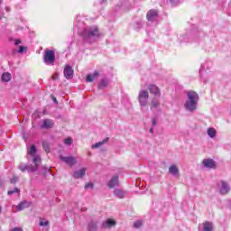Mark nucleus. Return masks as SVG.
Wrapping results in <instances>:
<instances>
[{
    "label": "nucleus",
    "instance_id": "nucleus-17",
    "mask_svg": "<svg viewBox=\"0 0 231 231\" xmlns=\"http://www.w3.org/2000/svg\"><path fill=\"white\" fill-rule=\"evenodd\" d=\"M97 77H100V73L96 70L93 74L87 75L86 82H93Z\"/></svg>",
    "mask_w": 231,
    "mask_h": 231
},
{
    "label": "nucleus",
    "instance_id": "nucleus-4",
    "mask_svg": "<svg viewBox=\"0 0 231 231\" xmlns=\"http://www.w3.org/2000/svg\"><path fill=\"white\" fill-rule=\"evenodd\" d=\"M39 165L41 164L28 165L22 162L18 166V169L21 171V172H26V171L27 172H36V171H39Z\"/></svg>",
    "mask_w": 231,
    "mask_h": 231
},
{
    "label": "nucleus",
    "instance_id": "nucleus-13",
    "mask_svg": "<svg viewBox=\"0 0 231 231\" xmlns=\"http://www.w3.org/2000/svg\"><path fill=\"white\" fill-rule=\"evenodd\" d=\"M169 172L171 176H175V178H180V170L176 164H172L169 168Z\"/></svg>",
    "mask_w": 231,
    "mask_h": 231
},
{
    "label": "nucleus",
    "instance_id": "nucleus-41",
    "mask_svg": "<svg viewBox=\"0 0 231 231\" xmlns=\"http://www.w3.org/2000/svg\"><path fill=\"white\" fill-rule=\"evenodd\" d=\"M171 1V3L172 4V5H177L178 4V0H170Z\"/></svg>",
    "mask_w": 231,
    "mask_h": 231
},
{
    "label": "nucleus",
    "instance_id": "nucleus-8",
    "mask_svg": "<svg viewBox=\"0 0 231 231\" xmlns=\"http://www.w3.org/2000/svg\"><path fill=\"white\" fill-rule=\"evenodd\" d=\"M202 165L206 167V169H216V162L212 159H204L202 162Z\"/></svg>",
    "mask_w": 231,
    "mask_h": 231
},
{
    "label": "nucleus",
    "instance_id": "nucleus-36",
    "mask_svg": "<svg viewBox=\"0 0 231 231\" xmlns=\"http://www.w3.org/2000/svg\"><path fill=\"white\" fill-rule=\"evenodd\" d=\"M85 189H93V183L89 182L85 185Z\"/></svg>",
    "mask_w": 231,
    "mask_h": 231
},
{
    "label": "nucleus",
    "instance_id": "nucleus-22",
    "mask_svg": "<svg viewBox=\"0 0 231 231\" xmlns=\"http://www.w3.org/2000/svg\"><path fill=\"white\" fill-rule=\"evenodd\" d=\"M2 80L3 82H10V80H12V74H10L9 72L3 73Z\"/></svg>",
    "mask_w": 231,
    "mask_h": 231
},
{
    "label": "nucleus",
    "instance_id": "nucleus-26",
    "mask_svg": "<svg viewBox=\"0 0 231 231\" xmlns=\"http://www.w3.org/2000/svg\"><path fill=\"white\" fill-rule=\"evenodd\" d=\"M208 134L210 138H214L216 136V129L214 128H208Z\"/></svg>",
    "mask_w": 231,
    "mask_h": 231
},
{
    "label": "nucleus",
    "instance_id": "nucleus-42",
    "mask_svg": "<svg viewBox=\"0 0 231 231\" xmlns=\"http://www.w3.org/2000/svg\"><path fill=\"white\" fill-rule=\"evenodd\" d=\"M150 133H151V134H154V128H152V126L150 128Z\"/></svg>",
    "mask_w": 231,
    "mask_h": 231
},
{
    "label": "nucleus",
    "instance_id": "nucleus-1",
    "mask_svg": "<svg viewBox=\"0 0 231 231\" xmlns=\"http://www.w3.org/2000/svg\"><path fill=\"white\" fill-rule=\"evenodd\" d=\"M188 100L184 104L186 111L189 113H194L198 109V102H199V95L194 90H189L187 92Z\"/></svg>",
    "mask_w": 231,
    "mask_h": 231
},
{
    "label": "nucleus",
    "instance_id": "nucleus-6",
    "mask_svg": "<svg viewBox=\"0 0 231 231\" xmlns=\"http://www.w3.org/2000/svg\"><path fill=\"white\" fill-rule=\"evenodd\" d=\"M138 100L140 106L145 107L147 106V102L149 100V92L147 90H140L138 95Z\"/></svg>",
    "mask_w": 231,
    "mask_h": 231
},
{
    "label": "nucleus",
    "instance_id": "nucleus-3",
    "mask_svg": "<svg viewBox=\"0 0 231 231\" xmlns=\"http://www.w3.org/2000/svg\"><path fill=\"white\" fill-rule=\"evenodd\" d=\"M43 61L47 66H53L55 64V51L46 50L43 54Z\"/></svg>",
    "mask_w": 231,
    "mask_h": 231
},
{
    "label": "nucleus",
    "instance_id": "nucleus-45",
    "mask_svg": "<svg viewBox=\"0 0 231 231\" xmlns=\"http://www.w3.org/2000/svg\"><path fill=\"white\" fill-rule=\"evenodd\" d=\"M3 3V0H0V5Z\"/></svg>",
    "mask_w": 231,
    "mask_h": 231
},
{
    "label": "nucleus",
    "instance_id": "nucleus-18",
    "mask_svg": "<svg viewBox=\"0 0 231 231\" xmlns=\"http://www.w3.org/2000/svg\"><path fill=\"white\" fill-rule=\"evenodd\" d=\"M107 186L109 187V189L118 187V175L114 176L108 182Z\"/></svg>",
    "mask_w": 231,
    "mask_h": 231
},
{
    "label": "nucleus",
    "instance_id": "nucleus-34",
    "mask_svg": "<svg viewBox=\"0 0 231 231\" xmlns=\"http://www.w3.org/2000/svg\"><path fill=\"white\" fill-rule=\"evenodd\" d=\"M27 48L24 46H20L18 50V53H24L26 51Z\"/></svg>",
    "mask_w": 231,
    "mask_h": 231
},
{
    "label": "nucleus",
    "instance_id": "nucleus-27",
    "mask_svg": "<svg viewBox=\"0 0 231 231\" xmlns=\"http://www.w3.org/2000/svg\"><path fill=\"white\" fill-rule=\"evenodd\" d=\"M152 107H159L160 106V100H158L156 97H154L152 100V104H151Z\"/></svg>",
    "mask_w": 231,
    "mask_h": 231
},
{
    "label": "nucleus",
    "instance_id": "nucleus-12",
    "mask_svg": "<svg viewBox=\"0 0 231 231\" xmlns=\"http://www.w3.org/2000/svg\"><path fill=\"white\" fill-rule=\"evenodd\" d=\"M64 77L69 80L70 79H73V69L67 65L64 69Z\"/></svg>",
    "mask_w": 231,
    "mask_h": 231
},
{
    "label": "nucleus",
    "instance_id": "nucleus-11",
    "mask_svg": "<svg viewBox=\"0 0 231 231\" xmlns=\"http://www.w3.org/2000/svg\"><path fill=\"white\" fill-rule=\"evenodd\" d=\"M221 183V187H220V194L225 195V194H228V192H230V186L228 185V183L226 181H220Z\"/></svg>",
    "mask_w": 231,
    "mask_h": 231
},
{
    "label": "nucleus",
    "instance_id": "nucleus-39",
    "mask_svg": "<svg viewBox=\"0 0 231 231\" xmlns=\"http://www.w3.org/2000/svg\"><path fill=\"white\" fill-rule=\"evenodd\" d=\"M57 79H59V74H54L52 76V80H57Z\"/></svg>",
    "mask_w": 231,
    "mask_h": 231
},
{
    "label": "nucleus",
    "instance_id": "nucleus-29",
    "mask_svg": "<svg viewBox=\"0 0 231 231\" xmlns=\"http://www.w3.org/2000/svg\"><path fill=\"white\" fill-rule=\"evenodd\" d=\"M19 192H21V189L14 188L13 190H8L7 194L8 196H12V194H19Z\"/></svg>",
    "mask_w": 231,
    "mask_h": 231
},
{
    "label": "nucleus",
    "instance_id": "nucleus-19",
    "mask_svg": "<svg viewBox=\"0 0 231 231\" xmlns=\"http://www.w3.org/2000/svg\"><path fill=\"white\" fill-rule=\"evenodd\" d=\"M84 176H86V168H83L78 171H75L74 174H73V177L76 179V180H79L80 178H84Z\"/></svg>",
    "mask_w": 231,
    "mask_h": 231
},
{
    "label": "nucleus",
    "instance_id": "nucleus-15",
    "mask_svg": "<svg viewBox=\"0 0 231 231\" xmlns=\"http://www.w3.org/2000/svg\"><path fill=\"white\" fill-rule=\"evenodd\" d=\"M148 90L152 95H154L155 97H160V88L156 85H149Z\"/></svg>",
    "mask_w": 231,
    "mask_h": 231
},
{
    "label": "nucleus",
    "instance_id": "nucleus-33",
    "mask_svg": "<svg viewBox=\"0 0 231 231\" xmlns=\"http://www.w3.org/2000/svg\"><path fill=\"white\" fill-rule=\"evenodd\" d=\"M158 125V118L152 119V127H156Z\"/></svg>",
    "mask_w": 231,
    "mask_h": 231
},
{
    "label": "nucleus",
    "instance_id": "nucleus-16",
    "mask_svg": "<svg viewBox=\"0 0 231 231\" xmlns=\"http://www.w3.org/2000/svg\"><path fill=\"white\" fill-rule=\"evenodd\" d=\"M116 225V221L108 218L106 221L103 222L102 228H111V226H115Z\"/></svg>",
    "mask_w": 231,
    "mask_h": 231
},
{
    "label": "nucleus",
    "instance_id": "nucleus-37",
    "mask_svg": "<svg viewBox=\"0 0 231 231\" xmlns=\"http://www.w3.org/2000/svg\"><path fill=\"white\" fill-rule=\"evenodd\" d=\"M11 231H23V228H21V227H14L13 229H11Z\"/></svg>",
    "mask_w": 231,
    "mask_h": 231
},
{
    "label": "nucleus",
    "instance_id": "nucleus-32",
    "mask_svg": "<svg viewBox=\"0 0 231 231\" xmlns=\"http://www.w3.org/2000/svg\"><path fill=\"white\" fill-rule=\"evenodd\" d=\"M143 223L141 220H137L134 223V228H140V226H142Z\"/></svg>",
    "mask_w": 231,
    "mask_h": 231
},
{
    "label": "nucleus",
    "instance_id": "nucleus-7",
    "mask_svg": "<svg viewBox=\"0 0 231 231\" xmlns=\"http://www.w3.org/2000/svg\"><path fill=\"white\" fill-rule=\"evenodd\" d=\"M61 162H64L69 167H73V165H77V158L73 156H60Z\"/></svg>",
    "mask_w": 231,
    "mask_h": 231
},
{
    "label": "nucleus",
    "instance_id": "nucleus-40",
    "mask_svg": "<svg viewBox=\"0 0 231 231\" xmlns=\"http://www.w3.org/2000/svg\"><path fill=\"white\" fill-rule=\"evenodd\" d=\"M52 100L54 102V104H59V101H57V97L52 96Z\"/></svg>",
    "mask_w": 231,
    "mask_h": 231
},
{
    "label": "nucleus",
    "instance_id": "nucleus-10",
    "mask_svg": "<svg viewBox=\"0 0 231 231\" xmlns=\"http://www.w3.org/2000/svg\"><path fill=\"white\" fill-rule=\"evenodd\" d=\"M31 206H32V202L28 200H23L16 206V208L18 212H21L22 210H24V208H30Z\"/></svg>",
    "mask_w": 231,
    "mask_h": 231
},
{
    "label": "nucleus",
    "instance_id": "nucleus-25",
    "mask_svg": "<svg viewBox=\"0 0 231 231\" xmlns=\"http://www.w3.org/2000/svg\"><path fill=\"white\" fill-rule=\"evenodd\" d=\"M212 230H213L212 223L205 222L203 226V231H212Z\"/></svg>",
    "mask_w": 231,
    "mask_h": 231
},
{
    "label": "nucleus",
    "instance_id": "nucleus-9",
    "mask_svg": "<svg viewBox=\"0 0 231 231\" xmlns=\"http://www.w3.org/2000/svg\"><path fill=\"white\" fill-rule=\"evenodd\" d=\"M146 18L148 19V21H151L152 23L153 21H156V19H158V11L154 9L148 11Z\"/></svg>",
    "mask_w": 231,
    "mask_h": 231
},
{
    "label": "nucleus",
    "instance_id": "nucleus-30",
    "mask_svg": "<svg viewBox=\"0 0 231 231\" xmlns=\"http://www.w3.org/2000/svg\"><path fill=\"white\" fill-rule=\"evenodd\" d=\"M71 143H73V139H71V137H69V138L64 140V144L65 145H71Z\"/></svg>",
    "mask_w": 231,
    "mask_h": 231
},
{
    "label": "nucleus",
    "instance_id": "nucleus-20",
    "mask_svg": "<svg viewBox=\"0 0 231 231\" xmlns=\"http://www.w3.org/2000/svg\"><path fill=\"white\" fill-rule=\"evenodd\" d=\"M109 142V137L105 138L102 142L96 143L94 145H92V149H98V147H102L104 143H107Z\"/></svg>",
    "mask_w": 231,
    "mask_h": 231
},
{
    "label": "nucleus",
    "instance_id": "nucleus-23",
    "mask_svg": "<svg viewBox=\"0 0 231 231\" xmlns=\"http://www.w3.org/2000/svg\"><path fill=\"white\" fill-rule=\"evenodd\" d=\"M114 195L116 196V198H119V199H122L125 198V193L122 189H115L114 190Z\"/></svg>",
    "mask_w": 231,
    "mask_h": 231
},
{
    "label": "nucleus",
    "instance_id": "nucleus-35",
    "mask_svg": "<svg viewBox=\"0 0 231 231\" xmlns=\"http://www.w3.org/2000/svg\"><path fill=\"white\" fill-rule=\"evenodd\" d=\"M17 181H19V177H17V176H14L11 179V183H17Z\"/></svg>",
    "mask_w": 231,
    "mask_h": 231
},
{
    "label": "nucleus",
    "instance_id": "nucleus-31",
    "mask_svg": "<svg viewBox=\"0 0 231 231\" xmlns=\"http://www.w3.org/2000/svg\"><path fill=\"white\" fill-rule=\"evenodd\" d=\"M49 225H50V221H48V220H46V221L41 220L40 221V226H49Z\"/></svg>",
    "mask_w": 231,
    "mask_h": 231
},
{
    "label": "nucleus",
    "instance_id": "nucleus-21",
    "mask_svg": "<svg viewBox=\"0 0 231 231\" xmlns=\"http://www.w3.org/2000/svg\"><path fill=\"white\" fill-rule=\"evenodd\" d=\"M107 84H109V81L107 80V79H103L97 85V88L99 89H104V88H107Z\"/></svg>",
    "mask_w": 231,
    "mask_h": 231
},
{
    "label": "nucleus",
    "instance_id": "nucleus-24",
    "mask_svg": "<svg viewBox=\"0 0 231 231\" xmlns=\"http://www.w3.org/2000/svg\"><path fill=\"white\" fill-rule=\"evenodd\" d=\"M97 222L90 221L88 223V231H97Z\"/></svg>",
    "mask_w": 231,
    "mask_h": 231
},
{
    "label": "nucleus",
    "instance_id": "nucleus-44",
    "mask_svg": "<svg viewBox=\"0 0 231 231\" xmlns=\"http://www.w3.org/2000/svg\"><path fill=\"white\" fill-rule=\"evenodd\" d=\"M2 211H3V208L0 207V214H1Z\"/></svg>",
    "mask_w": 231,
    "mask_h": 231
},
{
    "label": "nucleus",
    "instance_id": "nucleus-14",
    "mask_svg": "<svg viewBox=\"0 0 231 231\" xmlns=\"http://www.w3.org/2000/svg\"><path fill=\"white\" fill-rule=\"evenodd\" d=\"M53 125H55V123H53V120L45 119L43 120V123L42 125V129H52Z\"/></svg>",
    "mask_w": 231,
    "mask_h": 231
},
{
    "label": "nucleus",
    "instance_id": "nucleus-5",
    "mask_svg": "<svg viewBox=\"0 0 231 231\" xmlns=\"http://www.w3.org/2000/svg\"><path fill=\"white\" fill-rule=\"evenodd\" d=\"M27 153L30 154V156H32V163H34V165H41V156L36 155L37 154V147L35 145H32L30 150L27 151Z\"/></svg>",
    "mask_w": 231,
    "mask_h": 231
},
{
    "label": "nucleus",
    "instance_id": "nucleus-38",
    "mask_svg": "<svg viewBox=\"0 0 231 231\" xmlns=\"http://www.w3.org/2000/svg\"><path fill=\"white\" fill-rule=\"evenodd\" d=\"M21 40H15L14 41V44H15V46H19V44H21Z\"/></svg>",
    "mask_w": 231,
    "mask_h": 231
},
{
    "label": "nucleus",
    "instance_id": "nucleus-28",
    "mask_svg": "<svg viewBox=\"0 0 231 231\" xmlns=\"http://www.w3.org/2000/svg\"><path fill=\"white\" fill-rule=\"evenodd\" d=\"M42 147L46 152H50V143L43 141Z\"/></svg>",
    "mask_w": 231,
    "mask_h": 231
},
{
    "label": "nucleus",
    "instance_id": "nucleus-2",
    "mask_svg": "<svg viewBox=\"0 0 231 231\" xmlns=\"http://www.w3.org/2000/svg\"><path fill=\"white\" fill-rule=\"evenodd\" d=\"M82 37L84 41L91 42L89 41L90 39H98L100 37V31H98V27L97 26L87 27L82 32Z\"/></svg>",
    "mask_w": 231,
    "mask_h": 231
},
{
    "label": "nucleus",
    "instance_id": "nucleus-43",
    "mask_svg": "<svg viewBox=\"0 0 231 231\" xmlns=\"http://www.w3.org/2000/svg\"><path fill=\"white\" fill-rule=\"evenodd\" d=\"M5 10H6V12H10V7L6 6Z\"/></svg>",
    "mask_w": 231,
    "mask_h": 231
}]
</instances>
